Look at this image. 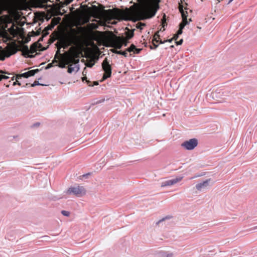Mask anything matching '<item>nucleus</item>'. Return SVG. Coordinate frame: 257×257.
Returning <instances> with one entry per match:
<instances>
[{
    "mask_svg": "<svg viewBox=\"0 0 257 257\" xmlns=\"http://www.w3.org/2000/svg\"><path fill=\"white\" fill-rule=\"evenodd\" d=\"M183 178V176H178L172 179L166 180L162 183L161 186L162 187H164L174 185L177 183L181 181Z\"/></svg>",
    "mask_w": 257,
    "mask_h": 257,
    "instance_id": "nucleus-7",
    "label": "nucleus"
},
{
    "mask_svg": "<svg viewBox=\"0 0 257 257\" xmlns=\"http://www.w3.org/2000/svg\"><path fill=\"white\" fill-rule=\"evenodd\" d=\"M183 43V39L180 40L179 41L176 42L177 45H181Z\"/></svg>",
    "mask_w": 257,
    "mask_h": 257,
    "instance_id": "nucleus-29",
    "label": "nucleus"
},
{
    "mask_svg": "<svg viewBox=\"0 0 257 257\" xmlns=\"http://www.w3.org/2000/svg\"><path fill=\"white\" fill-rule=\"evenodd\" d=\"M141 51V49L136 48V49H135L134 53L139 54Z\"/></svg>",
    "mask_w": 257,
    "mask_h": 257,
    "instance_id": "nucleus-31",
    "label": "nucleus"
},
{
    "mask_svg": "<svg viewBox=\"0 0 257 257\" xmlns=\"http://www.w3.org/2000/svg\"><path fill=\"white\" fill-rule=\"evenodd\" d=\"M38 50V44L34 43L29 49L27 46H25L23 48L24 51L27 54H33L36 52Z\"/></svg>",
    "mask_w": 257,
    "mask_h": 257,
    "instance_id": "nucleus-9",
    "label": "nucleus"
},
{
    "mask_svg": "<svg viewBox=\"0 0 257 257\" xmlns=\"http://www.w3.org/2000/svg\"><path fill=\"white\" fill-rule=\"evenodd\" d=\"M153 41H156V42H159L160 43L161 40H160L159 36L158 34H156L155 35Z\"/></svg>",
    "mask_w": 257,
    "mask_h": 257,
    "instance_id": "nucleus-20",
    "label": "nucleus"
},
{
    "mask_svg": "<svg viewBox=\"0 0 257 257\" xmlns=\"http://www.w3.org/2000/svg\"><path fill=\"white\" fill-rule=\"evenodd\" d=\"M172 40H173V39L172 38L171 39L167 40L166 41H160V44H163L166 42H168L169 43H171V42H172Z\"/></svg>",
    "mask_w": 257,
    "mask_h": 257,
    "instance_id": "nucleus-27",
    "label": "nucleus"
},
{
    "mask_svg": "<svg viewBox=\"0 0 257 257\" xmlns=\"http://www.w3.org/2000/svg\"><path fill=\"white\" fill-rule=\"evenodd\" d=\"M165 219V218H163L162 219L159 220L157 222V224H159L160 222H161L162 221H164V220Z\"/></svg>",
    "mask_w": 257,
    "mask_h": 257,
    "instance_id": "nucleus-34",
    "label": "nucleus"
},
{
    "mask_svg": "<svg viewBox=\"0 0 257 257\" xmlns=\"http://www.w3.org/2000/svg\"><path fill=\"white\" fill-rule=\"evenodd\" d=\"M179 11L182 15V21L179 25L180 28L178 30V34H181L182 33V30L183 29L184 27L186 25L189 24V22H191L192 20H191V19H189V21H188V20H187V14H188L187 12L183 10V6L181 5L179 6Z\"/></svg>",
    "mask_w": 257,
    "mask_h": 257,
    "instance_id": "nucleus-4",
    "label": "nucleus"
},
{
    "mask_svg": "<svg viewBox=\"0 0 257 257\" xmlns=\"http://www.w3.org/2000/svg\"><path fill=\"white\" fill-rule=\"evenodd\" d=\"M102 67L104 74H103L101 81L105 80L106 79L110 77L111 75V66L107 61V59L105 58L102 63Z\"/></svg>",
    "mask_w": 257,
    "mask_h": 257,
    "instance_id": "nucleus-5",
    "label": "nucleus"
},
{
    "mask_svg": "<svg viewBox=\"0 0 257 257\" xmlns=\"http://www.w3.org/2000/svg\"><path fill=\"white\" fill-rule=\"evenodd\" d=\"M54 62H57V61H53V63H49V64H48V65L46 67V69H48V68L52 67L53 66V63Z\"/></svg>",
    "mask_w": 257,
    "mask_h": 257,
    "instance_id": "nucleus-25",
    "label": "nucleus"
},
{
    "mask_svg": "<svg viewBox=\"0 0 257 257\" xmlns=\"http://www.w3.org/2000/svg\"><path fill=\"white\" fill-rule=\"evenodd\" d=\"M154 45L155 48H156L158 46V45H156L155 43H154Z\"/></svg>",
    "mask_w": 257,
    "mask_h": 257,
    "instance_id": "nucleus-39",
    "label": "nucleus"
},
{
    "mask_svg": "<svg viewBox=\"0 0 257 257\" xmlns=\"http://www.w3.org/2000/svg\"><path fill=\"white\" fill-rule=\"evenodd\" d=\"M223 93L224 92L221 90H218V91H216L212 93V96L213 98H216L217 99H221L223 98Z\"/></svg>",
    "mask_w": 257,
    "mask_h": 257,
    "instance_id": "nucleus-14",
    "label": "nucleus"
},
{
    "mask_svg": "<svg viewBox=\"0 0 257 257\" xmlns=\"http://www.w3.org/2000/svg\"><path fill=\"white\" fill-rule=\"evenodd\" d=\"M170 47H171V48H173V47H174V46H173V45H171V46H170Z\"/></svg>",
    "mask_w": 257,
    "mask_h": 257,
    "instance_id": "nucleus-41",
    "label": "nucleus"
},
{
    "mask_svg": "<svg viewBox=\"0 0 257 257\" xmlns=\"http://www.w3.org/2000/svg\"><path fill=\"white\" fill-rule=\"evenodd\" d=\"M14 79H15V78H14V77H13L12 78V80H14Z\"/></svg>",
    "mask_w": 257,
    "mask_h": 257,
    "instance_id": "nucleus-42",
    "label": "nucleus"
},
{
    "mask_svg": "<svg viewBox=\"0 0 257 257\" xmlns=\"http://www.w3.org/2000/svg\"><path fill=\"white\" fill-rule=\"evenodd\" d=\"M123 39L120 37H116L112 41V46L116 49H120L123 45Z\"/></svg>",
    "mask_w": 257,
    "mask_h": 257,
    "instance_id": "nucleus-8",
    "label": "nucleus"
},
{
    "mask_svg": "<svg viewBox=\"0 0 257 257\" xmlns=\"http://www.w3.org/2000/svg\"><path fill=\"white\" fill-rule=\"evenodd\" d=\"M175 253L173 252H165L164 254L165 257H173L175 255Z\"/></svg>",
    "mask_w": 257,
    "mask_h": 257,
    "instance_id": "nucleus-18",
    "label": "nucleus"
},
{
    "mask_svg": "<svg viewBox=\"0 0 257 257\" xmlns=\"http://www.w3.org/2000/svg\"><path fill=\"white\" fill-rule=\"evenodd\" d=\"M134 36V32L133 31L132 32H128L126 34V39H130L131 38H132Z\"/></svg>",
    "mask_w": 257,
    "mask_h": 257,
    "instance_id": "nucleus-19",
    "label": "nucleus"
},
{
    "mask_svg": "<svg viewBox=\"0 0 257 257\" xmlns=\"http://www.w3.org/2000/svg\"><path fill=\"white\" fill-rule=\"evenodd\" d=\"M82 80L83 81H84V80H86V77H84L82 78Z\"/></svg>",
    "mask_w": 257,
    "mask_h": 257,
    "instance_id": "nucleus-37",
    "label": "nucleus"
},
{
    "mask_svg": "<svg viewBox=\"0 0 257 257\" xmlns=\"http://www.w3.org/2000/svg\"><path fill=\"white\" fill-rule=\"evenodd\" d=\"M61 213L65 216H69L70 215V212L68 211L62 210Z\"/></svg>",
    "mask_w": 257,
    "mask_h": 257,
    "instance_id": "nucleus-21",
    "label": "nucleus"
},
{
    "mask_svg": "<svg viewBox=\"0 0 257 257\" xmlns=\"http://www.w3.org/2000/svg\"><path fill=\"white\" fill-rule=\"evenodd\" d=\"M38 71L39 69L32 70L24 73L18 75L17 76V78H19V77H25L27 78L29 77L34 76L35 73Z\"/></svg>",
    "mask_w": 257,
    "mask_h": 257,
    "instance_id": "nucleus-11",
    "label": "nucleus"
},
{
    "mask_svg": "<svg viewBox=\"0 0 257 257\" xmlns=\"http://www.w3.org/2000/svg\"><path fill=\"white\" fill-rule=\"evenodd\" d=\"M116 14V17L117 18H118V17H119V15L120 14V12H117V13L115 14Z\"/></svg>",
    "mask_w": 257,
    "mask_h": 257,
    "instance_id": "nucleus-36",
    "label": "nucleus"
},
{
    "mask_svg": "<svg viewBox=\"0 0 257 257\" xmlns=\"http://www.w3.org/2000/svg\"><path fill=\"white\" fill-rule=\"evenodd\" d=\"M93 65H94V64H93V63H88V64H87V65H87V67H92V66H93Z\"/></svg>",
    "mask_w": 257,
    "mask_h": 257,
    "instance_id": "nucleus-35",
    "label": "nucleus"
},
{
    "mask_svg": "<svg viewBox=\"0 0 257 257\" xmlns=\"http://www.w3.org/2000/svg\"><path fill=\"white\" fill-rule=\"evenodd\" d=\"M121 38H122L123 40H124V41H123V45H124L125 46H127V43H128V39H127L125 38H123V37H121Z\"/></svg>",
    "mask_w": 257,
    "mask_h": 257,
    "instance_id": "nucleus-24",
    "label": "nucleus"
},
{
    "mask_svg": "<svg viewBox=\"0 0 257 257\" xmlns=\"http://www.w3.org/2000/svg\"><path fill=\"white\" fill-rule=\"evenodd\" d=\"M233 0H229V3H231L232 1H233Z\"/></svg>",
    "mask_w": 257,
    "mask_h": 257,
    "instance_id": "nucleus-40",
    "label": "nucleus"
},
{
    "mask_svg": "<svg viewBox=\"0 0 257 257\" xmlns=\"http://www.w3.org/2000/svg\"><path fill=\"white\" fill-rule=\"evenodd\" d=\"M135 49H136V48L135 47V46L134 45H132L129 48H128L127 49H126V51L127 52H135Z\"/></svg>",
    "mask_w": 257,
    "mask_h": 257,
    "instance_id": "nucleus-15",
    "label": "nucleus"
},
{
    "mask_svg": "<svg viewBox=\"0 0 257 257\" xmlns=\"http://www.w3.org/2000/svg\"><path fill=\"white\" fill-rule=\"evenodd\" d=\"M79 70V67L77 64H74L73 65L72 64H70L68 68V72L69 73H72L74 72H77Z\"/></svg>",
    "mask_w": 257,
    "mask_h": 257,
    "instance_id": "nucleus-13",
    "label": "nucleus"
},
{
    "mask_svg": "<svg viewBox=\"0 0 257 257\" xmlns=\"http://www.w3.org/2000/svg\"><path fill=\"white\" fill-rule=\"evenodd\" d=\"M37 85H43V84L40 83L38 81H35L34 83L31 84L32 87H34Z\"/></svg>",
    "mask_w": 257,
    "mask_h": 257,
    "instance_id": "nucleus-22",
    "label": "nucleus"
},
{
    "mask_svg": "<svg viewBox=\"0 0 257 257\" xmlns=\"http://www.w3.org/2000/svg\"><path fill=\"white\" fill-rule=\"evenodd\" d=\"M59 53V50L58 49L57 51L56 54L55 55V57L57 56V54Z\"/></svg>",
    "mask_w": 257,
    "mask_h": 257,
    "instance_id": "nucleus-38",
    "label": "nucleus"
},
{
    "mask_svg": "<svg viewBox=\"0 0 257 257\" xmlns=\"http://www.w3.org/2000/svg\"><path fill=\"white\" fill-rule=\"evenodd\" d=\"M165 16H164L163 18L162 19V24H163V26L164 27V23H165L166 22V20H165Z\"/></svg>",
    "mask_w": 257,
    "mask_h": 257,
    "instance_id": "nucleus-32",
    "label": "nucleus"
},
{
    "mask_svg": "<svg viewBox=\"0 0 257 257\" xmlns=\"http://www.w3.org/2000/svg\"><path fill=\"white\" fill-rule=\"evenodd\" d=\"M210 181V179H207L200 183L197 184L196 185V189L200 191L206 189L209 186Z\"/></svg>",
    "mask_w": 257,
    "mask_h": 257,
    "instance_id": "nucleus-10",
    "label": "nucleus"
},
{
    "mask_svg": "<svg viewBox=\"0 0 257 257\" xmlns=\"http://www.w3.org/2000/svg\"><path fill=\"white\" fill-rule=\"evenodd\" d=\"M115 53L118 54L122 55L125 57H126L127 55V52L126 51V50L125 51H116Z\"/></svg>",
    "mask_w": 257,
    "mask_h": 257,
    "instance_id": "nucleus-17",
    "label": "nucleus"
},
{
    "mask_svg": "<svg viewBox=\"0 0 257 257\" xmlns=\"http://www.w3.org/2000/svg\"><path fill=\"white\" fill-rule=\"evenodd\" d=\"M197 140L194 138L183 142L181 144V147L187 150H192L197 146Z\"/></svg>",
    "mask_w": 257,
    "mask_h": 257,
    "instance_id": "nucleus-6",
    "label": "nucleus"
},
{
    "mask_svg": "<svg viewBox=\"0 0 257 257\" xmlns=\"http://www.w3.org/2000/svg\"><path fill=\"white\" fill-rule=\"evenodd\" d=\"M67 194L74 195L77 197H81L86 194V191L84 187L80 185L70 187L66 192Z\"/></svg>",
    "mask_w": 257,
    "mask_h": 257,
    "instance_id": "nucleus-3",
    "label": "nucleus"
},
{
    "mask_svg": "<svg viewBox=\"0 0 257 257\" xmlns=\"http://www.w3.org/2000/svg\"><path fill=\"white\" fill-rule=\"evenodd\" d=\"M145 26V24H141L140 25L137 26V28L142 29Z\"/></svg>",
    "mask_w": 257,
    "mask_h": 257,
    "instance_id": "nucleus-30",
    "label": "nucleus"
},
{
    "mask_svg": "<svg viewBox=\"0 0 257 257\" xmlns=\"http://www.w3.org/2000/svg\"><path fill=\"white\" fill-rule=\"evenodd\" d=\"M179 35H180V34H178V32H177V33L176 35H175L174 36L173 38H172V39H173V40L174 39V40H176L178 39V36H179Z\"/></svg>",
    "mask_w": 257,
    "mask_h": 257,
    "instance_id": "nucleus-28",
    "label": "nucleus"
},
{
    "mask_svg": "<svg viewBox=\"0 0 257 257\" xmlns=\"http://www.w3.org/2000/svg\"><path fill=\"white\" fill-rule=\"evenodd\" d=\"M8 78H9V77L8 76H6V75H2L0 76V81L2 79H7Z\"/></svg>",
    "mask_w": 257,
    "mask_h": 257,
    "instance_id": "nucleus-26",
    "label": "nucleus"
},
{
    "mask_svg": "<svg viewBox=\"0 0 257 257\" xmlns=\"http://www.w3.org/2000/svg\"><path fill=\"white\" fill-rule=\"evenodd\" d=\"M17 84H18L19 85H21V83L19 82L17 80L13 82V85H16Z\"/></svg>",
    "mask_w": 257,
    "mask_h": 257,
    "instance_id": "nucleus-33",
    "label": "nucleus"
},
{
    "mask_svg": "<svg viewBox=\"0 0 257 257\" xmlns=\"http://www.w3.org/2000/svg\"><path fill=\"white\" fill-rule=\"evenodd\" d=\"M71 43L72 41L70 39H63L60 42L61 47L63 48H66L71 45Z\"/></svg>",
    "mask_w": 257,
    "mask_h": 257,
    "instance_id": "nucleus-12",
    "label": "nucleus"
},
{
    "mask_svg": "<svg viewBox=\"0 0 257 257\" xmlns=\"http://www.w3.org/2000/svg\"><path fill=\"white\" fill-rule=\"evenodd\" d=\"M86 82H87V84L89 86H93L94 85H97L98 84V83L97 81L94 82L93 84H91V82L89 81L86 80Z\"/></svg>",
    "mask_w": 257,
    "mask_h": 257,
    "instance_id": "nucleus-23",
    "label": "nucleus"
},
{
    "mask_svg": "<svg viewBox=\"0 0 257 257\" xmlns=\"http://www.w3.org/2000/svg\"><path fill=\"white\" fill-rule=\"evenodd\" d=\"M140 6L132 14L137 20H144L154 17L159 8V0H138Z\"/></svg>",
    "mask_w": 257,
    "mask_h": 257,
    "instance_id": "nucleus-1",
    "label": "nucleus"
},
{
    "mask_svg": "<svg viewBox=\"0 0 257 257\" xmlns=\"http://www.w3.org/2000/svg\"><path fill=\"white\" fill-rule=\"evenodd\" d=\"M79 53L74 47H71L68 52L61 55L60 63L58 67L61 68L66 67V65L73 63L77 64L79 62Z\"/></svg>",
    "mask_w": 257,
    "mask_h": 257,
    "instance_id": "nucleus-2",
    "label": "nucleus"
},
{
    "mask_svg": "<svg viewBox=\"0 0 257 257\" xmlns=\"http://www.w3.org/2000/svg\"><path fill=\"white\" fill-rule=\"evenodd\" d=\"M13 53L12 52H8V51L5 52V57L1 58V60H4L5 57H10Z\"/></svg>",
    "mask_w": 257,
    "mask_h": 257,
    "instance_id": "nucleus-16",
    "label": "nucleus"
}]
</instances>
